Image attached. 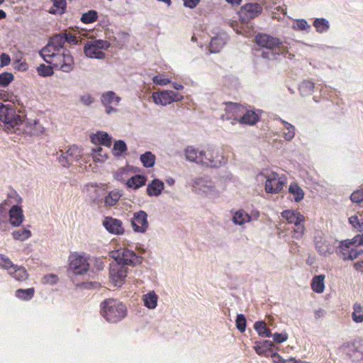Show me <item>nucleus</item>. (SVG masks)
Listing matches in <instances>:
<instances>
[{"label":"nucleus","mask_w":363,"mask_h":363,"mask_svg":"<svg viewBox=\"0 0 363 363\" xmlns=\"http://www.w3.org/2000/svg\"><path fill=\"white\" fill-rule=\"evenodd\" d=\"M63 37H65L66 42L72 44L76 45L78 43L77 38L76 35L72 34V33H62Z\"/></svg>","instance_id":"59"},{"label":"nucleus","mask_w":363,"mask_h":363,"mask_svg":"<svg viewBox=\"0 0 363 363\" xmlns=\"http://www.w3.org/2000/svg\"><path fill=\"white\" fill-rule=\"evenodd\" d=\"M120 101L121 97L111 91H106L101 96V103L106 107V112L108 114L116 111L113 106H118Z\"/></svg>","instance_id":"19"},{"label":"nucleus","mask_w":363,"mask_h":363,"mask_svg":"<svg viewBox=\"0 0 363 363\" xmlns=\"http://www.w3.org/2000/svg\"><path fill=\"white\" fill-rule=\"evenodd\" d=\"M243 107L237 103L228 102L226 103L225 111L228 113L226 119H234L238 121V116L242 112Z\"/></svg>","instance_id":"23"},{"label":"nucleus","mask_w":363,"mask_h":363,"mask_svg":"<svg viewBox=\"0 0 363 363\" xmlns=\"http://www.w3.org/2000/svg\"><path fill=\"white\" fill-rule=\"evenodd\" d=\"M93 151V157L96 161L104 162L108 157L106 151L101 147H97L96 149H94Z\"/></svg>","instance_id":"48"},{"label":"nucleus","mask_w":363,"mask_h":363,"mask_svg":"<svg viewBox=\"0 0 363 363\" xmlns=\"http://www.w3.org/2000/svg\"><path fill=\"white\" fill-rule=\"evenodd\" d=\"M59 162L64 167H68L70 164H72V162L69 160L67 156L63 152L61 156L59 157Z\"/></svg>","instance_id":"60"},{"label":"nucleus","mask_w":363,"mask_h":363,"mask_svg":"<svg viewBox=\"0 0 363 363\" xmlns=\"http://www.w3.org/2000/svg\"><path fill=\"white\" fill-rule=\"evenodd\" d=\"M259 120L258 115L253 111H247L246 113L240 117L238 121L242 124L254 125Z\"/></svg>","instance_id":"31"},{"label":"nucleus","mask_w":363,"mask_h":363,"mask_svg":"<svg viewBox=\"0 0 363 363\" xmlns=\"http://www.w3.org/2000/svg\"><path fill=\"white\" fill-rule=\"evenodd\" d=\"M352 240L357 247L360 245H363V233L354 236Z\"/></svg>","instance_id":"64"},{"label":"nucleus","mask_w":363,"mask_h":363,"mask_svg":"<svg viewBox=\"0 0 363 363\" xmlns=\"http://www.w3.org/2000/svg\"><path fill=\"white\" fill-rule=\"evenodd\" d=\"M69 269L77 275L86 273L89 267L87 259L78 253H72L69 257Z\"/></svg>","instance_id":"11"},{"label":"nucleus","mask_w":363,"mask_h":363,"mask_svg":"<svg viewBox=\"0 0 363 363\" xmlns=\"http://www.w3.org/2000/svg\"><path fill=\"white\" fill-rule=\"evenodd\" d=\"M226 43V35L220 33L211 38L209 44V50L212 53H217L223 48Z\"/></svg>","instance_id":"22"},{"label":"nucleus","mask_w":363,"mask_h":363,"mask_svg":"<svg viewBox=\"0 0 363 363\" xmlns=\"http://www.w3.org/2000/svg\"><path fill=\"white\" fill-rule=\"evenodd\" d=\"M273 343L270 341L266 340L262 345H257L255 347V350L259 355H263L265 354L267 350L266 347L268 346H272Z\"/></svg>","instance_id":"56"},{"label":"nucleus","mask_w":363,"mask_h":363,"mask_svg":"<svg viewBox=\"0 0 363 363\" xmlns=\"http://www.w3.org/2000/svg\"><path fill=\"white\" fill-rule=\"evenodd\" d=\"M15 264L6 255H0V267L8 270L9 272L15 268Z\"/></svg>","instance_id":"47"},{"label":"nucleus","mask_w":363,"mask_h":363,"mask_svg":"<svg viewBox=\"0 0 363 363\" xmlns=\"http://www.w3.org/2000/svg\"><path fill=\"white\" fill-rule=\"evenodd\" d=\"M13 205V203L11 200V197L6 199L4 202L0 203V220L2 218H5L7 214V211L9 208H11Z\"/></svg>","instance_id":"51"},{"label":"nucleus","mask_w":363,"mask_h":363,"mask_svg":"<svg viewBox=\"0 0 363 363\" xmlns=\"http://www.w3.org/2000/svg\"><path fill=\"white\" fill-rule=\"evenodd\" d=\"M111 256L113 258L116 263L126 266H136L143 262V257L137 255L134 251L126 247H121L116 250L111 252Z\"/></svg>","instance_id":"6"},{"label":"nucleus","mask_w":363,"mask_h":363,"mask_svg":"<svg viewBox=\"0 0 363 363\" xmlns=\"http://www.w3.org/2000/svg\"><path fill=\"white\" fill-rule=\"evenodd\" d=\"M146 177L143 175L136 174L131 178H130L126 184L129 188H132L134 189H139L140 187L145 185L146 183Z\"/></svg>","instance_id":"30"},{"label":"nucleus","mask_w":363,"mask_h":363,"mask_svg":"<svg viewBox=\"0 0 363 363\" xmlns=\"http://www.w3.org/2000/svg\"><path fill=\"white\" fill-rule=\"evenodd\" d=\"M9 223L14 227L20 226L24 220L23 211L21 206L13 204L9 210Z\"/></svg>","instance_id":"20"},{"label":"nucleus","mask_w":363,"mask_h":363,"mask_svg":"<svg viewBox=\"0 0 363 363\" xmlns=\"http://www.w3.org/2000/svg\"><path fill=\"white\" fill-rule=\"evenodd\" d=\"M288 338L286 334L276 333L273 335V340L277 343H282L285 342Z\"/></svg>","instance_id":"58"},{"label":"nucleus","mask_w":363,"mask_h":363,"mask_svg":"<svg viewBox=\"0 0 363 363\" xmlns=\"http://www.w3.org/2000/svg\"><path fill=\"white\" fill-rule=\"evenodd\" d=\"M281 214L288 223L294 225L292 230L293 237L296 239L301 238L305 232L304 216L295 210H285Z\"/></svg>","instance_id":"5"},{"label":"nucleus","mask_w":363,"mask_h":363,"mask_svg":"<svg viewBox=\"0 0 363 363\" xmlns=\"http://www.w3.org/2000/svg\"><path fill=\"white\" fill-rule=\"evenodd\" d=\"M91 140L95 143H99L108 147L111 145V138L105 132H98L91 137Z\"/></svg>","instance_id":"29"},{"label":"nucleus","mask_w":363,"mask_h":363,"mask_svg":"<svg viewBox=\"0 0 363 363\" xmlns=\"http://www.w3.org/2000/svg\"><path fill=\"white\" fill-rule=\"evenodd\" d=\"M315 245L319 254L323 256L331 255L335 249V242L333 239H327L322 236L315 238Z\"/></svg>","instance_id":"15"},{"label":"nucleus","mask_w":363,"mask_h":363,"mask_svg":"<svg viewBox=\"0 0 363 363\" xmlns=\"http://www.w3.org/2000/svg\"><path fill=\"white\" fill-rule=\"evenodd\" d=\"M66 42L65 37H63L62 33L52 37L48 45L44 47L40 52L42 57H49L52 54L62 52V50H67L63 48Z\"/></svg>","instance_id":"10"},{"label":"nucleus","mask_w":363,"mask_h":363,"mask_svg":"<svg viewBox=\"0 0 363 363\" xmlns=\"http://www.w3.org/2000/svg\"><path fill=\"white\" fill-rule=\"evenodd\" d=\"M164 187V183L159 179H153L147 186V194L150 196H158Z\"/></svg>","instance_id":"24"},{"label":"nucleus","mask_w":363,"mask_h":363,"mask_svg":"<svg viewBox=\"0 0 363 363\" xmlns=\"http://www.w3.org/2000/svg\"><path fill=\"white\" fill-rule=\"evenodd\" d=\"M337 253L343 260H354L363 253V251L357 248L352 239H348L340 242Z\"/></svg>","instance_id":"8"},{"label":"nucleus","mask_w":363,"mask_h":363,"mask_svg":"<svg viewBox=\"0 0 363 363\" xmlns=\"http://www.w3.org/2000/svg\"><path fill=\"white\" fill-rule=\"evenodd\" d=\"M81 101L82 102L86 105V106H89L91 105L93 101H94V99L91 96V95L89 94H86V95H84L82 96H81Z\"/></svg>","instance_id":"63"},{"label":"nucleus","mask_w":363,"mask_h":363,"mask_svg":"<svg viewBox=\"0 0 363 363\" xmlns=\"http://www.w3.org/2000/svg\"><path fill=\"white\" fill-rule=\"evenodd\" d=\"M103 225L111 234L123 235L125 232L122 221L111 216L105 217Z\"/></svg>","instance_id":"18"},{"label":"nucleus","mask_w":363,"mask_h":363,"mask_svg":"<svg viewBox=\"0 0 363 363\" xmlns=\"http://www.w3.org/2000/svg\"><path fill=\"white\" fill-rule=\"evenodd\" d=\"M101 306V314L108 322L118 323L126 315L125 306L116 299H106Z\"/></svg>","instance_id":"2"},{"label":"nucleus","mask_w":363,"mask_h":363,"mask_svg":"<svg viewBox=\"0 0 363 363\" xmlns=\"http://www.w3.org/2000/svg\"><path fill=\"white\" fill-rule=\"evenodd\" d=\"M205 157H207L208 159H213L215 157H218V162L216 165H206L207 167H218L221 166L223 163H225V159L224 157L219 153V151L218 149L210 147L206 149V150H204Z\"/></svg>","instance_id":"25"},{"label":"nucleus","mask_w":363,"mask_h":363,"mask_svg":"<svg viewBox=\"0 0 363 363\" xmlns=\"http://www.w3.org/2000/svg\"><path fill=\"white\" fill-rule=\"evenodd\" d=\"M109 274L114 286H121L127 277V267L118 263L111 264Z\"/></svg>","instance_id":"14"},{"label":"nucleus","mask_w":363,"mask_h":363,"mask_svg":"<svg viewBox=\"0 0 363 363\" xmlns=\"http://www.w3.org/2000/svg\"><path fill=\"white\" fill-rule=\"evenodd\" d=\"M352 318L355 323L363 322V306L358 303L354 304Z\"/></svg>","instance_id":"39"},{"label":"nucleus","mask_w":363,"mask_h":363,"mask_svg":"<svg viewBox=\"0 0 363 363\" xmlns=\"http://www.w3.org/2000/svg\"><path fill=\"white\" fill-rule=\"evenodd\" d=\"M11 274L15 279L17 281H26L28 277V274L26 269L22 267L15 266V268L9 273Z\"/></svg>","instance_id":"35"},{"label":"nucleus","mask_w":363,"mask_h":363,"mask_svg":"<svg viewBox=\"0 0 363 363\" xmlns=\"http://www.w3.org/2000/svg\"><path fill=\"white\" fill-rule=\"evenodd\" d=\"M262 7L257 3H248L243 5L239 11V16L242 22H248L261 14Z\"/></svg>","instance_id":"13"},{"label":"nucleus","mask_w":363,"mask_h":363,"mask_svg":"<svg viewBox=\"0 0 363 363\" xmlns=\"http://www.w3.org/2000/svg\"><path fill=\"white\" fill-rule=\"evenodd\" d=\"M314 89V83L310 80H304L299 85L298 90L302 95H309Z\"/></svg>","instance_id":"42"},{"label":"nucleus","mask_w":363,"mask_h":363,"mask_svg":"<svg viewBox=\"0 0 363 363\" xmlns=\"http://www.w3.org/2000/svg\"><path fill=\"white\" fill-rule=\"evenodd\" d=\"M152 82L154 84L160 86H164L170 83V80L162 74L155 76L152 78Z\"/></svg>","instance_id":"55"},{"label":"nucleus","mask_w":363,"mask_h":363,"mask_svg":"<svg viewBox=\"0 0 363 363\" xmlns=\"http://www.w3.org/2000/svg\"><path fill=\"white\" fill-rule=\"evenodd\" d=\"M184 155L186 160L196 162L197 164H202L204 165H216L219 163L218 157H215L213 159H208L205 157L204 150L199 151L193 146H187L184 150Z\"/></svg>","instance_id":"9"},{"label":"nucleus","mask_w":363,"mask_h":363,"mask_svg":"<svg viewBox=\"0 0 363 363\" xmlns=\"http://www.w3.org/2000/svg\"><path fill=\"white\" fill-rule=\"evenodd\" d=\"M283 123L285 124V129L286 130V131L283 133L284 138L285 140L290 141L295 135V128L294 125L286 121H283Z\"/></svg>","instance_id":"49"},{"label":"nucleus","mask_w":363,"mask_h":363,"mask_svg":"<svg viewBox=\"0 0 363 363\" xmlns=\"http://www.w3.org/2000/svg\"><path fill=\"white\" fill-rule=\"evenodd\" d=\"M158 297L155 291H150L147 294H145L143 297L144 305L150 308H155L157 305Z\"/></svg>","instance_id":"33"},{"label":"nucleus","mask_w":363,"mask_h":363,"mask_svg":"<svg viewBox=\"0 0 363 363\" xmlns=\"http://www.w3.org/2000/svg\"><path fill=\"white\" fill-rule=\"evenodd\" d=\"M53 66H47L44 64H41L38 67V73L39 75L43 77H49L53 74Z\"/></svg>","instance_id":"50"},{"label":"nucleus","mask_w":363,"mask_h":363,"mask_svg":"<svg viewBox=\"0 0 363 363\" xmlns=\"http://www.w3.org/2000/svg\"><path fill=\"white\" fill-rule=\"evenodd\" d=\"M325 275L320 274L318 276H315L311 281V289L313 291L318 294L323 293L325 289Z\"/></svg>","instance_id":"28"},{"label":"nucleus","mask_w":363,"mask_h":363,"mask_svg":"<svg viewBox=\"0 0 363 363\" xmlns=\"http://www.w3.org/2000/svg\"><path fill=\"white\" fill-rule=\"evenodd\" d=\"M236 327L240 332H244L246 328V319L244 315L238 314L236 318Z\"/></svg>","instance_id":"52"},{"label":"nucleus","mask_w":363,"mask_h":363,"mask_svg":"<svg viewBox=\"0 0 363 363\" xmlns=\"http://www.w3.org/2000/svg\"><path fill=\"white\" fill-rule=\"evenodd\" d=\"M12 237L16 240L24 241L31 237V232L26 228L19 229L12 233Z\"/></svg>","instance_id":"41"},{"label":"nucleus","mask_w":363,"mask_h":363,"mask_svg":"<svg viewBox=\"0 0 363 363\" xmlns=\"http://www.w3.org/2000/svg\"><path fill=\"white\" fill-rule=\"evenodd\" d=\"M34 293V288L20 289L16 291V296L23 301H29L33 297Z\"/></svg>","instance_id":"38"},{"label":"nucleus","mask_w":363,"mask_h":363,"mask_svg":"<svg viewBox=\"0 0 363 363\" xmlns=\"http://www.w3.org/2000/svg\"><path fill=\"white\" fill-rule=\"evenodd\" d=\"M0 121L4 123V128L8 133H18L23 125V118L16 112L13 104L0 103Z\"/></svg>","instance_id":"3"},{"label":"nucleus","mask_w":363,"mask_h":363,"mask_svg":"<svg viewBox=\"0 0 363 363\" xmlns=\"http://www.w3.org/2000/svg\"><path fill=\"white\" fill-rule=\"evenodd\" d=\"M14 79V76L11 72H3L0 74V86H8Z\"/></svg>","instance_id":"45"},{"label":"nucleus","mask_w":363,"mask_h":363,"mask_svg":"<svg viewBox=\"0 0 363 363\" xmlns=\"http://www.w3.org/2000/svg\"><path fill=\"white\" fill-rule=\"evenodd\" d=\"M122 193L121 191L115 189L111 191L107 196L104 198V203L106 206L111 207L118 203L122 196Z\"/></svg>","instance_id":"27"},{"label":"nucleus","mask_w":363,"mask_h":363,"mask_svg":"<svg viewBox=\"0 0 363 363\" xmlns=\"http://www.w3.org/2000/svg\"><path fill=\"white\" fill-rule=\"evenodd\" d=\"M310 25L308 23V22L305 19H298L296 20L294 25V28L295 30H306L308 28H310Z\"/></svg>","instance_id":"54"},{"label":"nucleus","mask_w":363,"mask_h":363,"mask_svg":"<svg viewBox=\"0 0 363 363\" xmlns=\"http://www.w3.org/2000/svg\"><path fill=\"white\" fill-rule=\"evenodd\" d=\"M52 2V6L48 12L55 15H62L67 10V0H50Z\"/></svg>","instance_id":"26"},{"label":"nucleus","mask_w":363,"mask_h":363,"mask_svg":"<svg viewBox=\"0 0 363 363\" xmlns=\"http://www.w3.org/2000/svg\"><path fill=\"white\" fill-rule=\"evenodd\" d=\"M265 177L267 178L265 190L267 193L277 194L281 191L285 184V182L279 177L277 173L272 172Z\"/></svg>","instance_id":"16"},{"label":"nucleus","mask_w":363,"mask_h":363,"mask_svg":"<svg viewBox=\"0 0 363 363\" xmlns=\"http://www.w3.org/2000/svg\"><path fill=\"white\" fill-rule=\"evenodd\" d=\"M289 193L293 195V199L296 202L301 201L304 197V192L303 189L298 186L297 183H291L289 188Z\"/></svg>","instance_id":"32"},{"label":"nucleus","mask_w":363,"mask_h":363,"mask_svg":"<svg viewBox=\"0 0 363 363\" xmlns=\"http://www.w3.org/2000/svg\"><path fill=\"white\" fill-rule=\"evenodd\" d=\"M271 357L274 363H287L290 362L289 359H284L277 352H273Z\"/></svg>","instance_id":"61"},{"label":"nucleus","mask_w":363,"mask_h":363,"mask_svg":"<svg viewBox=\"0 0 363 363\" xmlns=\"http://www.w3.org/2000/svg\"><path fill=\"white\" fill-rule=\"evenodd\" d=\"M140 161L144 167H152L155 163V156L148 151L140 155Z\"/></svg>","instance_id":"40"},{"label":"nucleus","mask_w":363,"mask_h":363,"mask_svg":"<svg viewBox=\"0 0 363 363\" xmlns=\"http://www.w3.org/2000/svg\"><path fill=\"white\" fill-rule=\"evenodd\" d=\"M110 43L104 40H94L89 41L84 47V51L86 57L96 59H104L105 53L102 50L108 48Z\"/></svg>","instance_id":"7"},{"label":"nucleus","mask_w":363,"mask_h":363,"mask_svg":"<svg viewBox=\"0 0 363 363\" xmlns=\"http://www.w3.org/2000/svg\"><path fill=\"white\" fill-rule=\"evenodd\" d=\"M256 43L266 50L262 53V57L268 60H277L280 55L288 52L287 47L278 38L264 33H259L255 37Z\"/></svg>","instance_id":"1"},{"label":"nucleus","mask_w":363,"mask_h":363,"mask_svg":"<svg viewBox=\"0 0 363 363\" xmlns=\"http://www.w3.org/2000/svg\"><path fill=\"white\" fill-rule=\"evenodd\" d=\"M127 150L126 144L123 140H117L115 142L113 147V153L114 155L119 156Z\"/></svg>","instance_id":"46"},{"label":"nucleus","mask_w":363,"mask_h":363,"mask_svg":"<svg viewBox=\"0 0 363 363\" xmlns=\"http://www.w3.org/2000/svg\"><path fill=\"white\" fill-rule=\"evenodd\" d=\"M131 224L135 232L145 233L148 228L147 214L143 211L135 213Z\"/></svg>","instance_id":"17"},{"label":"nucleus","mask_w":363,"mask_h":363,"mask_svg":"<svg viewBox=\"0 0 363 363\" xmlns=\"http://www.w3.org/2000/svg\"><path fill=\"white\" fill-rule=\"evenodd\" d=\"M152 99L156 104L167 106L174 101H180L183 96L173 91L166 90L152 93Z\"/></svg>","instance_id":"12"},{"label":"nucleus","mask_w":363,"mask_h":363,"mask_svg":"<svg viewBox=\"0 0 363 363\" xmlns=\"http://www.w3.org/2000/svg\"><path fill=\"white\" fill-rule=\"evenodd\" d=\"M49 65L55 69L65 72H69L74 67V59L69 50H62V52L52 54L49 57H42Z\"/></svg>","instance_id":"4"},{"label":"nucleus","mask_w":363,"mask_h":363,"mask_svg":"<svg viewBox=\"0 0 363 363\" xmlns=\"http://www.w3.org/2000/svg\"><path fill=\"white\" fill-rule=\"evenodd\" d=\"M250 220V216L243 210L236 211L233 217V222L238 225H242L245 223H248Z\"/></svg>","instance_id":"36"},{"label":"nucleus","mask_w":363,"mask_h":363,"mask_svg":"<svg viewBox=\"0 0 363 363\" xmlns=\"http://www.w3.org/2000/svg\"><path fill=\"white\" fill-rule=\"evenodd\" d=\"M345 347L350 356L355 358H363V340H356L347 342Z\"/></svg>","instance_id":"21"},{"label":"nucleus","mask_w":363,"mask_h":363,"mask_svg":"<svg viewBox=\"0 0 363 363\" xmlns=\"http://www.w3.org/2000/svg\"><path fill=\"white\" fill-rule=\"evenodd\" d=\"M254 328L258 334L262 337H270L271 331L267 327L264 321H257L255 323Z\"/></svg>","instance_id":"43"},{"label":"nucleus","mask_w":363,"mask_h":363,"mask_svg":"<svg viewBox=\"0 0 363 363\" xmlns=\"http://www.w3.org/2000/svg\"><path fill=\"white\" fill-rule=\"evenodd\" d=\"M313 25L315 27L316 32L319 33H325L330 28L329 21L323 18L315 19Z\"/></svg>","instance_id":"37"},{"label":"nucleus","mask_w":363,"mask_h":363,"mask_svg":"<svg viewBox=\"0 0 363 363\" xmlns=\"http://www.w3.org/2000/svg\"><path fill=\"white\" fill-rule=\"evenodd\" d=\"M11 62V57L6 53H1L0 55V66L1 67H4L8 66Z\"/></svg>","instance_id":"57"},{"label":"nucleus","mask_w":363,"mask_h":363,"mask_svg":"<svg viewBox=\"0 0 363 363\" xmlns=\"http://www.w3.org/2000/svg\"><path fill=\"white\" fill-rule=\"evenodd\" d=\"M350 199L354 203H360L363 202V189L354 191L350 195Z\"/></svg>","instance_id":"53"},{"label":"nucleus","mask_w":363,"mask_h":363,"mask_svg":"<svg viewBox=\"0 0 363 363\" xmlns=\"http://www.w3.org/2000/svg\"><path fill=\"white\" fill-rule=\"evenodd\" d=\"M98 18V13L95 10H90L82 14L81 21L84 23H92L96 21Z\"/></svg>","instance_id":"44"},{"label":"nucleus","mask_w":363,"mask_h":363,"mask_svg":"<svg viewBox=\"0 0 363 363\" xmlns=\"http://www.w3.org/2000/svg\"><path fill=\"white\" fill-rule=\"evenodd\" d=\"M65 154L73 163L74 162L80 160L82 155V152L77 145H73L65 152Z\"/></svg>","instance_id":"34"},{"label":"nucleus","mask_w":363,"mask_h":363,"mask_svg":"<svg viewBox=\"0 0 363 363\" xmlns=\"http://www.w3.org/2000/svg\"><path fill=\"white\" fill-rule=\"evenodd\" d=\"M184 1V5L186 7L194 9L195 8L200 2V0H182Z\"/></svg>","instance_id":"62"}]
</instances>
